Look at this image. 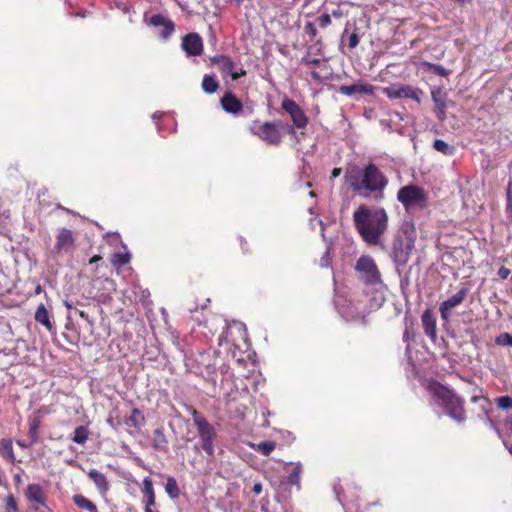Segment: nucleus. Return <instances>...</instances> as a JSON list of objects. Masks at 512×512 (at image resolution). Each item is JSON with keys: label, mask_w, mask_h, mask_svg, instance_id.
Segmentation results:
<instances>
[{"label": "nucleus", "mask_w": 512, "mask_h": 512, "mask_svg": "<svg viewBox=\"0 0 512 512\" xmlns=\"http://www.w3.org/2000/svg\"><path fill=\"white\" fill-rule=\"evenodd\" d=\"M344 178L352 191L358 195L371 196L376 201L384 199V191L389 180L374 163L364 167L352 166L346 170Z\"/></svg>", "instance_id": "1"}, {"label": "nucleus", "mask_w": 512, "mask_h": 512, "mask_svg": "<svg viewBox=\"0 0 512 512\" xmlns=\"http://www.w3.org/2000/svg\"><path fill=\"white\" fill-rule=\"evenodd\" d=\"M355 229L362 239L371 245L379 243L388 226V215L384 208L371 209L360 205L353 213Z\"/></svg>", "instance_id": "2"}, {"label": "nucleus", "mask_w": 512, "mask_h": 512, "mask_svg": "<svg viewBox=\"0 0 512 512\" xmlns=\"http://www.w3.org/2000/svg\"><path fill=\"white\" fill-rule=\"evenodd\" d=\"M433 397L436 405L445 415L459 424L466 421L465 400L454 390L437 383L433 387Z\"/></svg>", "instance_id": "3"}, {"label": "nucleus", "mask_w": 512, "mask_h": 512, "mask_svg": "<svg viewBox=\"0 0 512 512\" xmlns=\"http://www.w3.org/2000/svg\"><path fill=\"white\" fill-rule=\"evenodd\" d=\"M192 419L197 428L200 446L195 445L194 449L199 451L202 448L210 459L214 458V440L217 437L215 427L197 410L192 411Z\"/></svg>", "instance_id": "4"}, {"label": "nucleus", "mask_w": 512, "mask_h": 512, "mask_svg": "<svg viewBox=\"0 0 512 512\" xmlns=\"http://www.w3.org/2000/svg\"><path fill=\"white\" fill-rule=\"evenodd\" d=\"M355 270L359 273L360 280L366 285L373 286L376 289L385 287L380 271L371 256H360L356 262Z\"/></svg>", "instance_id": "5"}, {"label": "nucleus", "mask_w": 512, "mask_h": 512, "mask_svg": "<svg viewBox=\"0 0 512 512\" xmlns=\"http://www.w3.org/2000/svg\"><path fill=\"white\" fill-rule=\"evenodd\" d=\"M281 109L289 114L293 125H286L284 128L287 133L297 139L296 129H304L308 125V117L304 110L293 100L284 97L281 103Z\"/></svg>", "instance_id": "6"}, {"label": "nucleus", "mask_w": 512, "mask_h": 512, "mask_svg": "<svg viewBox=\"0 0 512 512\" xmlns=\"http://www.w3.org/2000/svg\"><path fill=\"white\" fill-rule=\"evenodd\" d=\"M397 200L402 203L406 211L423 209L427 204L424 190L416 185H407L399 189Z\"/></svg>", "instance_id": "7"}, {"label": "nucleus", "mask_w": 512, "mask_h": 512, "mask_svg": "<svg viewBox=\"0 0 512 512\" xmlns=\"http://www.w3.org/2000/svg\"><path fill=\"white\" fill-rule=\"evenodd\" d=\"M280 128H284V125L280 120L264 123L255 121L250 127V131L253 135L259 137L267 144L278 145L282 139Z\"/></svg>", "instance_id": "8"}, {"label": "nucleus", "mask_w": 512, "mask_h": 512, "mask_svg": "<svg viewBox=\"0 0 512 512\" xmlns=\"http://www.w3.org/2000/svg\"><path fill=\"white\" fill-rule=\"evenodd\" d=\"M413 247L414 239L412 237H408L406 241L397 239L393 242L392 258L397 266H403L408 262Z\"/></svg>", "instance_id": "9"}, {"label": "nucleus", "mask_w": 512, "mask_h": 512, "mask_svg": "<svg viewBox=\"0 0 512 512\" xmlns=\"http://www.w3.org/2000/svg\"><path fill=\"white\" fill-rule=\"evenodd\" d=\"M468 292L469 289L467 287H462L457 293L453 294L447 300L440 303L439 312L441 314V319L444 322L450 321L452 310L463 303L468 295Z\"/></svg>", "instance_id": "10"}, {"label": "nucleus", "mask_w": 512, "mask_h": 512, "mask_svg": "<svg viewBox=\"0 0 512 512\" xmlns=\"http://www.w3.org/2000/svg\"><path fill=\"white\" fill-rule=\"evenodd\" d=\"M182 48L189 56H198L202 53V38L197 33H189L183 37Z\"/></svg>", "instance_id": "11"}, {"label": "nucleus", "mask_w": 512, "mask_h": 512, "mask_svg": "<svg viewBox=\"0 0 512 512\" xmlns=\"http://www.w3.org/2000/svg\"><path fill=\"white\" fill-rule=\"evenodd\" d=\"M431 95L436 107V116L439 121H443L446 118L447 94L441 88H437L432 90Z\"/></svg>", "instance_id": "12"}, {"label": "nucleus", "mask_w": 512, "mask_h": 512, "mask_svg": "<svg viewBox=\"0 0 512 512\" xmlns=\"http://www.w3.org/2000/svg\"><path fill=\"white\" fill-rule=\"evenodd\" d=\"M421 322L424 333L434 342L437 338V326L433 311L430 309L425 310L421 316Z\"/></svg>", "instance_id": "13"}, {"label": "nucleus", "mask_w": 512, "mask_h": 512, "mask_svg": "<svg viewBox=\"0 0 512 512\" xmlns=\"http://www.w3.org/2000/svg\"><path fill=\"white\" fill-rule=\"evenodd\" d=\"M220 102L223 110L230 114H238L243 109L242 102L231 91L226 92Z\"/></svg>", "instance_id": "14"}, {"label": "nucleus", "mask_w": 512, "mask_h": 512, "mask_svg": "<svg viewBox=\"0 0 512 512\" xmlns=\"http://www.w3.org/2000/svg\"><path fill=\"white\" fill-rule=\"evenodd\" d=\"M374 87L367 83H358L353 85H342L339 87V93L345 96H354L355 94L370 95Z\"/></svg>", "instance_id": "15"}, {"label": "nucleus", "mask_w": 512, "mask_h": 512, "mask_svg": "<svg viewBox=\"0 0 512 512\" xmlns=\"http://www.w3.org/2000/svg\"><path fill=\"white\" fill-rule=\"evenodd\" d=\"M149 24L154 27H161L162 30L160 32V35L163 38H168L174 31V24L172 21L168 20L166 17H164L161 14H154L150 18Z\"/></svg>", "instance_id": "16"}, {"label": "nucleus", "mask_w": 512, "mask_h": 512, "mask_svg": "<svg viewBox=\"0 0 512 512\" xmlns=\"http://www.w3.org/2000/svg\"><path fill=\"white\" fill-rule=\"evenodd\" d=\"M290 465H293V470L287 477V480L284 482H281L279 485V489L286 490L288 486L295 485L297 487V490L300 489V477L303 472V467L301 463H290Z\"/></svg>", "instance_id": "17"}, {"label": "nucleus", "mask_w": 512, "mask_h": 512, "mask_svg": "<svg viewBox=\"0 0 512 512\" xmlns=\"http://www.w3.org/2000/svg\"><path fill=\"white\" fill-rule=\"evenodd\" d=\"M143 488V503L145 504V507H154L155 502V491L153 488V482L150 477H145L142 482Z\"/></svg>", "instance_id": "18"}, {"label": "nucleus", "mask_w": 512, "mask_h": 512, "mask_svg": "<svg viewBox=\"0 0 512 512\" xmlns=\"http://www.w3.org/2000/svg\"><path fill=\"white\" fill-rule=\"evenodd\" d=\"M211 62L218 65L222 74H231L235 69V63L226 55H216L211 58Z\"/></svg>", "instance_id": "19"}, {"label": "nucleus", "mask_w": 512, "mask_h": 512, "mask_svg": "<svg viewBox=\"0 0 512 512\" xmlns=\"http://www.w3.org/2000/svg\"><path fill=\"white\" fill-rule=\"evenodd\" d=\"M169 441L164 434L162 428H157L153 431L152 446L155 450L160 452H167Z\"/></svg>", "instance_id": "20"}, {"label": "nucleus", "mask_w": 512, "mask_h": 512, "mask_svg": "<svg viewBox=\"0 0 512 512\" xmlns=\"http://www.w3.org/2000/svg\"><path fill=\"white\" fill-rule=\"evenodd\" d=\"M73 242H74V238H73L71 230L62 229L57 236L55 248L58 251H61L63 249H67L68 247L72 246Z\"/></svg>", "instance_id": "21"}, {"label": "nucleus", "mask_w": 512, "mask_h": 512, "mask_svg": "<svg viewBox=\"0 0 512 512\" xmlns=\"http://www.w3.org/2000/svg\"><path fill=\"white\" fill-rule=\"evenodd\" d=\"M411 86L405 85V86H398V85H392L385 89L386 94L391 99H402V98H409V91Z\"/></svg>", "instance_id": "22"}, {"label": "nucleus", "mask_w": 512, "mask_h": 512, "mask_svg": "<svg viewBox=\"0 0 512 512\" xmlns=\"http://www.w3.org/2000/svg\"><path fill=\"white\" fill-rule=\"evenodd\" d=\"M88 477L94 482L101 494H105L108 490V482L101 472L93 469L88 473Z\"/></svg>", "instance_id": "23"}, {"label": "nucleus", "mask_w": 512, "mask_h": 512, "mask_svg": "<svg viewBox=\"0 0 512 512\" xmlns=\"http://www.w3.org/2000/svg\"><path fill=\"white\" fill-rule=\"evenodd\" d=\"M26 497L30 502L45 505V501L42 496V488L39 484H29L26 490Z\"/></svg>", "instance_id": "24"}, {"label": "nucleus", "mask_w": 512, "mask_h": 512, "mask_svg": "<svg viewBox=\"0 0 512 512\" xmlns=\"http://www.w3.org/2000/svg\"><path fill=\"white\" fill-rule=\"evenodd\" d=\"M35 320L44 325L49 331L54 329V324L50 321L48 311L44 304H40L35 312Z\"/></svg>", "instance_id": "25"}, {"label": "nucleus", "mask_w": 512, "mask_h": 512, "mask_svg": "<svg viewBox=\"0 0 512 512\" xmlns=\"http://www.w3.org/2000/svg\"><path fill=\"white\" fill-rule=\"evenodd\" d=\"M73 502L80 509L87 510L88 512H98L96 505L81 494H75Z\"/></svg>", "instance_id": "26"}, {"label": "nucleus", "mask_w": 512, "mask_h": 512, "mask_svg": "<svg viewBox=\"0 0 512 512\" xmlns=\"http://www.w3.org/2000/svg\"><path fill=\"white\" fill-rule=\"evenodd\" d=\"M0 455L10 461H15L14 451H13V445L12 441L10 439H1L0 440Z\"/></svg>", "instance_id": "27"}, {"label": "nucleus", "mask_w": 512, "mask_h": 512, "mask_svg": "<svg viewBox=\"0 0 512 512\" xmlns=\"http://www.w3.org/2000/svg\"><path fill=\"white\" fill-rule=\"evenodd\" d=\"M144 423H145V417L142 414V412L137 408H134L132 410L131 415L129 416V418L126 421L127 425L133 426L136 429H140V427L143 426Z\"/></svg>", "instance_id": "28"}, {"label": "nucleus", "mask_w": 512, "mask_h": 512, "mask_svg": "<svg viewBox=\"0 0 512 512\" xmlns=\"http://www.w3.org/2000/svg\"><path fill=\"white\" fill-rule=\"evenodd\" d=\"M219 88V83L212 75H205L202 80V89L207 94H213Z\"/></svg>", "instance_id": "29"}, {"label": "nucleus", "mask_w": 512, "mask_h": 512, "mask_svg": "<svg viewBox=\"0 0 512 512\" xmlns=\"http://www.w3.org/2000/svg\"><path fill=\"white\" fill-rule=\"evenodd\" d=\"M433 148L445 156H452L455 153V147L442 139H436L433 142Z\"/></svg>", "instance_id": "30"}, {"label": "nucleus", "mask_w": 512, "mask_h": 512, "mask_svg": "<svg viewBox=\"0 0 512 512\" xmlns=\"http://www.w3.org/2000/svg\"><path fill=\"white\" fill-rule=\"evenodd\" d=\"M165 492L171 499H177L180 495V489L176 479L172 476L167 477Z\"/></svg>", "instance_id": "31"}, {"label": "nucleus", "mask_w": 512, "mask_h": 512, "mask_svg": "<svg viewBox=\"0 0 512 512\" xmlns=\"http://www.w3.org/2000/svg\"><path fill=\"white\" fill-rule=\"evenodd\" d=\"M89 436V430L86 426H78L74 431V436L72 438L73 442L77 444H84Z\"/></svg>", "instance_id": "32"}, {"label": "nucleus", "mask_w": 512, "mask_h": 512, "mask_svg": "<svg viewBox=\"0 0 512 512\" xmlns=\"http://www.w3.org/2000/svg\"><path fill=\"white\" fill-rule=\"evenodd\" d=\"M505 213L507 219L512 223V180L508 182L506 187Z\"/></svg>", "instance_id": "33"}, {"label": "nucleus", "mask_w": 512, "mask_h": 512, "mask_svg": "<svg viewBox=\"0 0 512 512\" xmlns=\"http://www.w3.org/2000/svg\"><path fill=\"white\" fill-rule=\"evenodd\" d=\"M40 420L38 418H33L29 422V437L30 444H35L38 442V430L40 428Z\"/></svg>", "instance_id": "34"}, {"label": "nucleus", "mask_w": 512, "mask_h": 512, "mask_svg": "<svg viewBox=\"0 0 512 512\" xmlns=\"http://www.w3.org/2000/svg\"><path fill=\"white\" fill-rule=\"evenodd\" d=\"M275 449V443L273 441H262L257 444L256 450L264 456H268Z\"/></svg>", "instance_id": "35"}, {"label": "nucleus", "mask_w": 512, "mask_h": 512, "mask_svg": "<svg viewBox=\"0 0 512 512\" xmlns=\"http://www.w3.org/2000/svg\"><path fill=\"white\" fill-rule=\"evenodd\" d=\"M495 343L500 346L512 347V334L504 332L495 338Z\"/></svg>", "instance_id": "36"}, {"label": "nucleus", "mask_w": 512, "mask_h": 512, "mask_svg": "<svg viewBox=\"0 0 512 512\" xmlns=\"http://www.w3.org/2000/svg\"><path fill=\"white\" fill-rule=\"evenodd\" d=\"M496 402L501 409H512V398L510 396H501L497 398Z\"/></svg>", "instance_id": "37"}, {"label": "nucleus", "mask_w": 512, "mask_h": 512, "mask_svg": "<svg viewBox=\"0 0 512 512\" xmlns=\"http://www.w3.org/2000/svg\"><path fill=\"white\" fill-rule=\"evenodd\" d=\"M115 259L113 260L114 263L119 265H126L130 261V255L129 254H115Z\"/></svg>", "instance_id": "38"}, {"label": "nucleus", "mask_w": 512, "mask_h": 512, "mask_svg": "<svg viewBox=\"0 0 512 512\" xmlns=\"http://www.w3.org/2000/svg\"><path fill=\"white\" fill-rule=\"evenodd\" d=\"M6 507H7V509L11 510L12 512L18 511V506H17L16 500L13 495H9L6 498Z\"/></svg>", "instance_id": "39"}, {"label": "nucleus", "mask_w": 512, "mask_h": 512, "mask_svg": "<svg viewBox=\"0 0 512 512\" xmlns=\"http://www.w3.org/2000/svg\"><path fill=\"white\" fill-rule=\"evenodd\" d=\"M433 72L439 76L446 77L450 74V70L441 65H432Z\"/></svg>", "instance_id": "40"}, {"label": "nucleus", "mask_w": 512, "mask_h": 512, "mask_svg": "<svg viewBox=\"0 0 512 512\" xmlns=\"http://www.w3.org/2000/svg\"><path fill=\"white\" fill-rule=\"evenodd\" d=\"M409 94V98L414 99L416 102L420 103L421 95L423 94L422 90L418 88L414 89L413 87H411Z\"/></svg>", "instance_id": "41"}, {"label": "nucleus", "mask_w": 512, "mask_h": 512, "mask_svg": "<svg viewBox=\"0 0 512 512\" xmlns=\"http://www.w3.org/2000/svg\"><path fill=\"white\" fill-rule=\"evenodd\" d=\"M318 22L322 28H325L331 24V16L327 13H324L318 18Z\"/></svg>", "instance_id": "42"}, {"label": "nucleus", "mask_w": 512, "mask_h": 512, "mask_svg": "<svg viewBox=\"0 0 512 512\" xmlns=\"http://www.w3.org/2000/svg\"><path fill=\"white\" fill-rule=\"evenodd\" d=\"M305 33L309 34L311 38H314L317 35V29L315 25L311 22H308L304 27Z\"/></svg>", "instance_id": "43"}, {"label": "nucleus", "mask_w": 512, "mask_h": 512, "mask_svg": "<svg viewBox=\"0 0 512 512\" xmlns=\"http://www.w3.org/2000/svg\"><path fill=\"white\" fill-rule=\"evenodd\" d=\"M359 44V36L357 33H352L348 39V46L350 49H354Z\"/></svg>", "instance_id": "44"}, {"label": "nucleus", "mask_w": 512, "mask_h": 512, "mask_svg": "<svg viewBox=\"0 0 512 512\" xmlns=\"http://www.w3.org/2000/svg\"><path fill=\"white\" fill-rule=\"evenodd\" d=\"M320 266L323 268H327L330 266V253L329 250H326L323 256L320 259Z\"/></svg>", "instance_id": "45"}, {"label": "nucleus", "mask_w": 512, "mask_h": 512, "mask_svg": "<svg viewBox=\"0 0 512 512\" xmlns=\"http://www.w3.org/2000/svg\"><path fill=\"white\" fill-rule=\"evenodd\" d=\"M498 276L501 278V279H507L508 276L510 275V269L504 267V266H501L497 272Z\"/></svg>", "instance_id": "46"}, {"label": "nucleus", "mask_w": 512, "mask_h": 512, "mask_svg": "<svg viewBox=\"0 0 512 512\" xmlns=\"http://www.w3.org/2000/svg\"><path fill=\"white\" fill-rule=\"evenodd\" d=\"M302 63H304L308 66H318L320 64V59H318V58H313V59L303 58Z\"/></svg>", "instance_id": "47"}, {"label": "nucleus", "mask_w": 512, "mask_h": 512, "mask_svg": "<svg viewBox=\"0 0 512 512\" xmlns=\"http://www.w3.org/2000/svg\"><path fill=\"white\" fill-rule=\"evenodd\" d=\"M246 74V71L241 69L240 72H234L230 74L233 80H238L241 76H244Z\"/></svg>", "instance_id": "48"}, {"label": "nucleus", "mask_w": 512, "mask_h": 512, "mask_svg": "<svg viewBox=\"0 0 512 512\" xmlns=\"http://www.w3.org/2000/svg\"><path fill=\"white\" fill-rule=\"evenodd\" d=\"M64 305L65 307L69 310V313H68V318H71L72 317V314L74 313V307L72 305V303H70L69 301H65L64 302Z\"/></svg>", "instance_id": "49"}, {"label": "nucleus", "mask_w": 512, "mask_h": 512, "mask_svg": "<svg viewBox=\"0 0 512 512\" xmlns=\"http://www.w3.org/2000/svg\"><path fill=\"white\" fill-rule=\"evenodd\" d=\"M252 491L254 494L259 495L262 492V484L261 483H255Z\"/></svg>", "instance_id": "50"}, {"label": "nucleus", "mask_w": 512, "mask_h": 512, "mask_svg": "<svg viewBox=\"0 0 512 512\" xmlns=\"http://www.w3.org/2000/svg\"><path fill=\"white\" fill-rule=\"evenodd\" d=\"M74 314H77V315H79L80 317H82L83 319L88 320V315H87V313H85V312H84V311H82V310H79V309L75 308V309H74Z\"/></svg>", "instance_id": "51"}, {"label": "nucleus", "mask_w": 512, "mask_h": 512, "mask_svg": "<svg viewBox=\"0 0 512 512\" xmlns=\"http://www.w3.org/2000/svg\"><path fill=\"white\" fill-rule=\"evenodd\" d=\"M341 174V168H334L331 173V178H337Z\"/></svg>", "instance_id": "52"}, {"label": "nucleus", "mask_w": 512, "mask_h": 512, "mask_svg": "<svg viewBox=\"0 0 512 512\" xmlns=\"http://www.w3.org/2000/svg\"><path fill=\"white\" fill-rule=\"evenodd\" d=\"M409 340H410L409 331H408V329H406L403 333V341L409 343Z\"/></svg>", "instance_id": "53"}, {"label": "nucleus", "mask_w": 512, "mask_h": 512, "mask_svg": "<svg viewBox=\"0 0 512 512\" xmlns=\"http://www.w3.org/2000/svg\"><path fill=\"white\" fill-rule=\"evenodd\" d=\"M487 422H488V424H489V426H490L491 428L495 429V430L499 433V430L497 429V427H496V425H495V423L493 422V420H492V419H490L489 417H487Z\"/></svg>", "instance_id": "54"}, {"label": "nucleus", "mask_w": 512, "mask_h": 512, "mask_svg": "<svg viewBox=\"0 0 512 512\" xmlns=\"http://www.w3.org/2000/svg\"><path fill=\"white\" fill-rule=\"evenodd\" d=\"M332 15L336 18H340L342 16V11L340 9L333 10Z\"/></svg>", "instance_id": "55"}, {"label": "nucleus", "mask_w": 512, "mask_h": 512, "mask_svg": "<svg viewBox=\"0 0 512 512\" xmlns=\"http://www.w3.org/2000/svg\"><path fill=\"white\" fill-rule=\"evenodd\" d=\"M100 259H101V257H100L99 255H95V256H93V257L90 259L89 263H90V264L96 263V262H97V261H99Z\"/></svg>", "instance_id": "56"}, {"label": "nucleus", "mask_w": 512, "mask_h": 512, "mask_svg": "<svg viewBox=\"0 0 512 512\" xmlns=\"http://www.w3.org/2000/svg\"><path fill=\"white\" fill-rule=\"evenodd\" d=\"M19 446L23 447V448H28L29 446H31L32 444L29 443H25V442H22V441H18L17 442Z\"/></svg>", "instance_id": "57"}, {"label": "nucleus", "mask_w": 512, "mask_h": 512, "mask_svg": "<svg viewBox=\"0 0 512 512\" xmlns=\"http://www.w3.org/2000/svg\"><path fill=\"white\" fill-rule=\"evenodd\" d=\"M104 283H105V284H107V285H109V286H111V287H113V285H114L113 280H110V279H108V278H106V279L104 280Z\"/></svg>", "instance_id": "58"}, {"label": "nucleus", "mask_w": 512, "mask_h": 512, "mask_svg": "<svg viewBox=\"0 0 512 512\" xmlns=\"http://www.w3.org/2000/svg\"><path fill=\"white\" fill-rule=\"evenodd\" d=\"M42 286L41 285H37L36 288H35V294H40L42 292Z\"/></svg>", "instance_id": "59"}, {"label": "nucleus", "mask_w": 512, "mask_h": 512, "mask_svg": "<svg viewBox=\"0 0 512 512\" xmlns=\"http://www.w3.org/2000/svg\"><path fill=\"white\" fill-rule=\"evenodd\" d=\"M505 447L508 449V451L510 452V454L512 455V445H508L505 441L503 442Z\"/></svg>", "instance_id": "60"}, {"label": "nucleus", "mask_w": 512, "mask_h": 512, "mask_svg": "<svg viewBox=\"0 0 512 512\" xmlns=\"http://www.w3.org/2000/svg\"><path fill=\"white\" fill-rule=\"evenodd\" d=\"M229 2L235 3L236 5H241L243 0H228Z\"/></svg>", "instance_id": "61"}, {"label": "nucleus", "mask_w": 512, "mask_h": 512, "mask_svg": "<svg viewBox=\"0 0 512 512\" xmlns=\"http://www.w3.org/2000/svg\"><path fill=\"white\" fill-rule=\"evenodd\" d=\"M145 512H156L153 507H145Z\"/></svg>", "instance_id": "62"}, {"label": "nucleus", "mask_w": 512, "mask_h": 512, "mask_svg": "<svg viewBox=\"0 0 512 512\" xmlns=\"http://www.w3.org/2000/svg\"><path fill=\"white\" fill-rule=\"evenodd\" d=\"M6 481H4L2 475L0 474V485L3 486V485H6Z\"/></svg>", "instance_id": "63"}, {"label": "nucleus", "mask_w": 512, "mask_h": 512, "mask_svg": "<svg viewBox=\"0 0 512 512\" xmlns=\"http://www.w3.org/2000/svg\"><path fill=\"white\" fill-rule=\"evenodd\" d=\"M14 479H15L16 482H20L21 481V477H20L19 474L15 475Z\"/></svg>", "instance_id": "64"}]
</instances>
